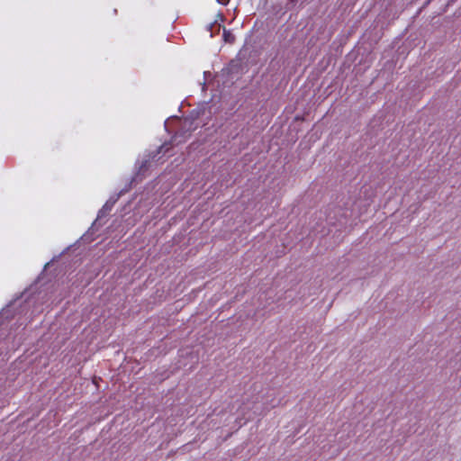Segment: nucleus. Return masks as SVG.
<instances>
[{
	"label": "nucleus",
	"instance_id": "1",
	"mask_svg": "<svg viewBox=\"0 0 461 461\" xmlns=\"http://www.w3.org/2000/svg\"><path fill=\"white\" fill-rule=\"evenodd\" d=\"M223 39L226 42L232 43L235 41L234 35L227 30H223Z\"/></svg>",
	"mask_w": 461,
	"mask_h": 461
}]
</instances>
